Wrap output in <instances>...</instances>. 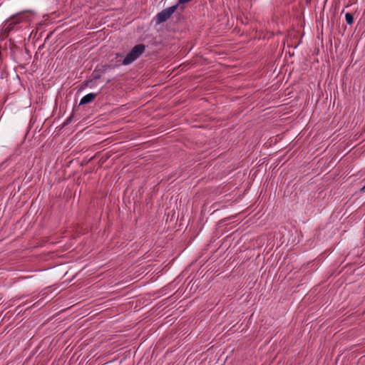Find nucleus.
I'll use <instances>...</instances> for the list:
<instances>
[{
	"instance_id": "obj_1",
	"label": "nucleus",
	"mask_w": 365,
	"mask_h": 365,
	"mask_svg": "<svg viewBox=\"0 0 365 365\" xmlns=\"http://www.w3.org/2000/svg\"><path fill=\"white\" fill-rule=\"evenodd\" d=\"M145 46L142 43L135 45L131 51L125 56L123 60V55L116 53L115 59L117 65H128L138 58L145 51Z\"/></svg>"
},
{
	"instance_id": "obj_5",
	"label": "nucleus",
	"mask_w": 365,
	"mask_h": 365,
	"mask_svg": "<svg viewBox=\"0 0 365 365\" xmlns=\"http://www.w3.org/2000/svg\"><path fill=\"white\" fill-rule=\"evenodd\" d=\"M346 22L349 25H351L354 22V16L351 13H346L345 14Z\"/></svg>"
},
{
	"instance_id": "obj_8",
	"label": "nucleus",
	"mask_w": 365,
	"mask_h": 365,
	"mask_svg": "<svg viewBox=\"0 0 365 365\" xmlns=\"http://www.w3.org/2000/svg\"><path fill=\"white\" fill-rule=\"evenodd\" d=\"M93 82V80H87V81H85L82 85V88H85V87H87V86H89L90 84Z\"/></svg>"
},
{
	"instance_id": "obj_7",
	"label": "nucleus",
	"mask_w": 365,
	"mask_h": 365,
	"mask_svg": "<svg viewBox=\"0 0 365 365\" xmlns=\"http://www.w3.org/2000/svg\"><path fill=\"white\" fill-rule=\"evenodd\" d=\"M73 114H72L71 115H70V116H69V117H68V118L65 120V122L63 123V126L64 127V126H66V125H68V124L71 122V120H72V119H73Z\"/></svg>"
},
{
	"instance_id": "obj_9",
	"label": "nucleus",
	"mask_w": 365,
	"mask_h": 365,
	"mask_svg": "<svg viewBox=\"0 0 365 365\" xmlns=\"http://www.w3.org/2000/svg\"><path fill=\"white\" fill-rule=\"evenodd\" d=\"M360 191L361 192H365V185L361 188Z\"/></svg>"
},
{
	"instance_id": "obj_3",
	"label": "nucleus",
	"mask_w": 365,
	"mask_h": 365,
	"mask_svg": "<svg viewBox=\"0 0 365 365\" xmlns=\"http://www.w3.org/2000/svg\"><path fill=\"white\" fill-rule=\"evenodd\" d=\"M120 65H117L116 59L115 58L114 59H112L110 61V63L109 64H105L102 65L100 68H98V71H100L101 73H105L107 72L109 69H113L116 66H119Z\"/></svg>"
},
{
	"instance_id": "obj_6",
	"label": "nucleus",
	"mask_w": 365,
	"mask_h": 365,
	"mask_svg": "<svg viewBox=\"0 0 365 365\" xmlns=\"http://www.w3.org/2000/svg\"><path fill=\"white\" fill-rule=\"evenodd\" d=\"M98 71V68H96L95 69V71L93 72V73H92V78L91 79V80H93V81L98 80V79H100V78H101V74L98 73H97Z\"/></svg>"
},
{
	"instance_id": "obj_2",
	"label": "nucleus",
	"mask_w": 365,
	"mask_h": 365,
	"mask_svg": "<svg viewBox=\"0 0 365 365\" xmlns=\"http://www.w3.org/2000/svg\"><path fill=\"white\" fill-rule=\"evenodd\" d=\"M24 20L23 13L18 14L11 17L4 26V32L9 34L15 29V26Z\"/></svg>"
},
{
	"instance_id": "obj_4",
	"label": "nucleus",
	"mask_w": 365,
	"mask_h": 365,
	"mask_svg": "<svg viewBox=\"0 0 365 365\" xmlns=\"http://www.w3.org/2000/svg\"><path fill=\"white\" fill-rule=\"evenodd\" d=\"M96 96H97V93H90L84 96L81 99L79 105L88 104V103L92 102L96 98Z\"/></svg>"
}]
</instances>
